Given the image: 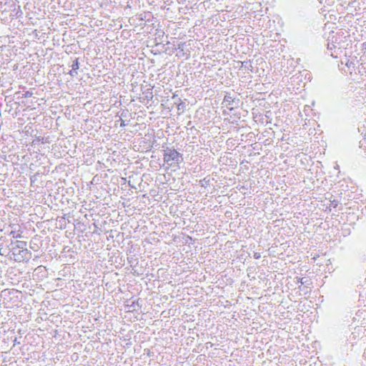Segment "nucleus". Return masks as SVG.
Wrapping results in <instances>:
<instances>
[{
    "mask_svg": "<svg viewBox=\"0 0 366 366\" xmlns=\"http://www.w3.org/2000/svg\"><path fill=\"white\" fill-rule=\"evenodd\" d=\"M163 156L164 161L170 166H178L183 162L182 154L173 148L167 147V149L164 150Z\"/></svg>",
    "mask_w": 366,
    "mask_h": 366,
    "instance_id": "f257e3e1",
    "label": "nucleus"
},
{
    "mask_svg": "<svg viewBox=\"0 0 366 366\" xmlns=\"http://www.w3.org/2000/svg\"><path fill=\"white\" fill-rule=\"evenodd\" d=\"M31 257V253L26 248L18 250V253H14V259L16 262L29 261Z\"/></svg>",
    "mask_w": 366,
    "mask_h": 366,
    "instance_id": "f03ea898",
    "label": "nucleus"
},
{
    "mask_svg": "<svg viewBox=\"0 0 366 366\" xmlns=\"http://www.w3.org/2000/svg\"><path fill=\"white\" fill-rule=\"evenodd\" d=\"M175 50H179V54H177L179 57H183L186 56V59L188 58L189 54L184 52V46H186V42H179L177 45H174Z\"/></svg>",
    "mask_w": 366,
    "mask_h": 366,
    "instance_id": "7ed1b4c3",
    "label": "nucleus"
},
{
    "mask_svg": "<svg viewBox=\"0 0 366 366\" xmlns=\"http://www.w3.org/2000/svg\"><path fill=\"white\" fill-rule=\"evenodd\" d=\"M235 102L234 98L231 95L230 93H226L224 95V99H223V104H225L226 107L229 109H232L233 107H229V105H233Z\"/></svg>",
    "mask_w": 366,
    "mask_h": 366,
    "instance_id": "20e7f679",
    "label": "nucleus"
},
{
    "mask_svg": "<svg viewBox=\"0 0 366 366\" xmlns=\"http://www.w3.org/2000/svg\"><path fill=\"white\" fill-rule=\"evenodd\" d=\"M327 49L328 50H334V52H331V56L337 58V52L336 51V49L338 51L340 49V48H337V46L333 43H328L327 44Z\"/></svg>",
    "mask_w": 366,
    "mask_h": 366,
    "instance_id": "39448f33",
    "label": "nucleus"
},
{
    "mask_svg": "<svg viewBox=\"0 0 366 366\" xmlns=\"http://www.w3.org/2000/svg\"><path fill=\"white\" fill-rule=\"evenodd\" d=\"M11 245L15 244L14 247H16V248H18L19 249H26L27 243H26V242H24V241L16 240L14 243L11 242Z\"/></svg>",
    "mask_w": 366,
    "mask_h": 366,
    "instance_id": "423d86ee",
    "label": "nucleus"
},
{
    "mask_svg": "<svg viewBox=\"0 0 366 366\" xmlns=\"http://www.w3.org/2000/svg\"><path fill=\"white\" fill-rule=\"evenodd\" d=\"M71 66V69H73V70H78L79 69V62L78 58H76L73 61V63Z\"/></svg>",
    "mask_w": 366,
    "mask_h": 366,
    "instance_id": "0eeeda50",
    "label": "nucleus"
},
{
    "mask_svg": "<svg viewBox=\"0 0 366 366\" xmlns=\"http://www.w3.org/2000/svg\"><path fill=\"white\" fill-rule=\"evenodd\" d=\"M209 182L210 180L205 177L199 181V184L202 187H207V185L209 184Z\"/></svg>",
    "mask_w": 366,
    "mask_h": 366,
    "instance_id": "6e6552de",
    "label": "nucleus"
},
{
    "mask_svg": "<svg viewBox=\"0 0 366 366\" xmlns=\"http://www.w3.org/2000/svg\"><path fill=\"white\" fill-rule=\"evenodd\" d=\"M139 300L133 301L132 305H129V307L132 308L133 310H137V308H136L137 306L141 307L142 306L139 305Z\"/></svg>",
    "mask_w": 366,
    "mask_h": 366,
    "instance_id": "1a4fd4ad",
    "label": "nucleus"
},
{
    "mask_svg": "<svg viewBox=\"0 0 366 366\" xmlns=\"http://www.w3.org/2000/svg\"><path fill=\"white\" fill-rule=\"evenodd\" d=\"M242 67H244L245 69L251 70L252 68V64L249 61H242Z\"/></svg>",
    "mask_w": 366,
    "mask_h": 366,
    "instance_id": "9d476101",
    "label": "nucleus"
},
{
    "mask_svg": "<svg viewBox=\"0 0 366 366\" xmlns=\"http://www.w3.org/2000/svg\"><path fill=\"white\" fill-rule=\"evenodd\" d=\"M346 66L350 69V68H355V61H350L349 59H347V62H346Z\"/></svg>",
    "mask_w": 366,
    "mask_h": 366,
    "instance_id": "9b49d317",
    "label": "nucleus"
},
{
    "mask_svg": "<svg viewBox=\"0 0 366 366\" xmlns=\"http://www.w3.org/2000/svg\"><path fill=\"white\" fill-rule=\"evenodd\" d=\"M40 142H41L43 144L45 143V142H44L43 137H38L35 139L33 140V144L36 145V144H39Z\"/></svg>",
    "mask_w": 366,
    "mask_h": 366,
    "instance_id": "f8f14e48",
    "label": "nucleus"
},
{
    "mask_svg": "<svg viewBox=\"0 0 366 366\" xmlns=\"http://www.w3.org/2000/svg\"><path fill=\"white\" fill-rule=\"evenodd\" d=\"M30 248L34 251H36L39 249V246L31 240L30 242Z\"/></svg>",
    "mask_w": 366,
    "mask_h": 366,
    "instance_id": "ddd939ff",
    "label": "nucleus"
},
{
    "mask_svg": "<svg viewBox=\"0 0 366 366\" xmlns=\"http://www.w3.org/2000/svg\"><path fill=\"white\" fill-rule=\"evenodd\" d=\"M34 94L33 92L31 91H26L24 94H23V97H25V98H29V97H32Z\"/></svg>",
    "mask_w": 366,
    "mask_h": 366,
    "instance_id": "4468645a",
    "label": "nucleus"
},
{
    "mask_svg": "<svg viewBox=\"0 0 366 366\" xmlns=\"http://www.w3.org/2000/svg\"><path fill=\"white\" fill-rule=\"evenodd\" d=\"M338 204H339V202L337 200L334 199L332 201H330V207H332L333 208H335V207H337Z\"/></svg>",
    "mask_w": 366,
    "mask_h": 366,
    "instance_id": "2eb2a0df",
    "label": "nucleus"
},
{
    "mask_svg": "<svg viewBox=\"0 0 366 366\" xmlns=\"http://www.w3.org/2000/svg\"><path fill=\"white\" fill-rule=\"evenodd\" d=\"M69 75L72 77L74 76H76L77 74H78V72H77V70H73V69H71L69 72Z\"/></svg>",
    "mask_w": 366,
    "mask_h": 366,
    "instance_id": "dca6fc26",
    "label": "nucleus"
},
{
    "mask_svg": "<svg viewBox=\"0 0 366 366\" xmlns=\"http://www.w3.org/2000/svg\"><path fill=\"white\" fill-rule=\"evenodd\" d=\"M308 280H305V278H300L298 280V282L300 283L301 285H306V284H308Z\"/></svg>",
    "mask_w": 366,
    "mask_h": 366,
    "instance_id": "f3484780",
    "label": "nucleus"
},
{
    "mask_svg": "<svg viewBox=\"0 0 366 366\" xmlns=\"http://www.w3.org/2000/svg\"><path fill=\"white\" fill-rule=\"evenodd\" d=\"M185 105H184V103L183 102H180L178 105H177V109L178 110H182V109H184Z\"/></svg>",
    "mask_w": 366,
    "mask_h": 366,
    "instance_id": "a211bd4d",
    "label": "nucleus"
},
{
    "mask_svg": "<svg viewBox=\"0 0 366 366\" xmlns=\"http://www.w3.org/2000/svg\"><path fill=\"white\" fill-rule=\"evenodd\" d=\"M18 250H20L19 249L16 248V247L13 246L11 249V252H12V254L14 256V253H18Z\"/></svg>",
    "mask_w": 366,
    "mask_h": 366,
    "instance_id": "6ab92c4d",
    "label": "nucleus"
},
{
    "mask_svg": "<svg viewBox=\"0 0 366 366\" xmlns=\"http://www.w3.org/2000/svg\"><path fill=\"white\" fill-rule=\"evenodd\" d=\"M11 234L12 235V237L14 238H20L21 237V234H16L14 231L11 232Z\"/></svg>",
    "mask_w": 366,
    "mask_h": 366,
    "instance_id": "aec40b11",
    "label": "nucleus"
},
{
    "mask_svg": "<svg viewBox=\"0 0 366 366\" xmlns=\"http://www.w3.org/2000/svg\"><path fill=\"white\" fill-rule=\"evenodd\" d=\"M253 257L254 259H258L261 257V254L259 252H254Z\"/></svg>",
    "mask_w": 366,
    "mask_h": 366,
    "instance_id": "412c9836",
    "label": "nucleus"
},
{
    "mask_svg": "<svg viewBox=\"0 0 366 366\" xmlns=\"http://www.w3.org/2000/svg\"><path fill=\"white\" fill-rule=\"evenodd\" d=\"M126 126L125 122L123 119H120V127H124Z\"/></svg>",
    "mask_w": 366,
    "mask_h": 366,
    "instance_id": "4be33fe9",
    "label": "nucleus"
},
{
    "mask_svg": "<svg viewBox=\"0 0 366 366\" xmlns=\"http://www.w3.org/2000/svg\"><path fill=\"white\" fill-rule=\"evenodd\" d=\"M362 49L366 51V41L364 42L362 44Z\"/></svg>",
    "mask_w": 366,
    "mask_h": 366,
    "instance_id": "5701e85b",
    "label": "nucleus"
},
{
    "mask_svg": "<svg viewBox=\"0 0 366 366\" xmlns=\"http://www.w3.org/2000/svg\"><path fill=\"white\" fill-rule=\"evenodd\" d=\"M34 177H34H31V182H34V179H33Z\"/></svg>",
    "mask_w": 366,
    "mask_h": 366,
    "instance_id": "b1692460",
    "label": "nucleus"
}]
</instances>
